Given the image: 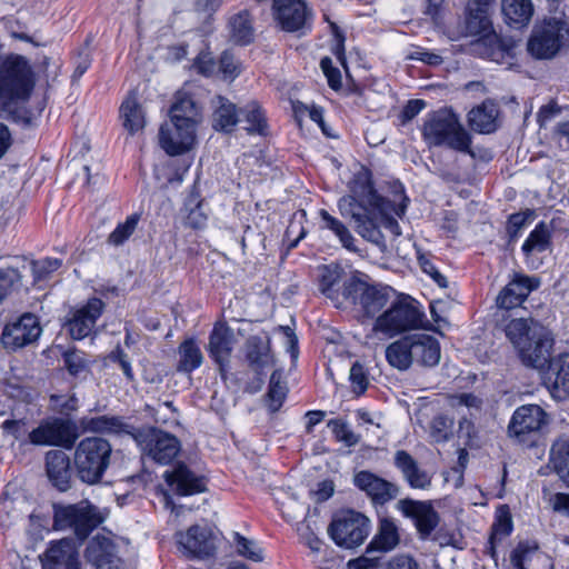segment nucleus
I'll list each match as a JSON object with an SVG mask.
<instances>
[{"label":"nucleus","instance_id":"nucleus-29","mask_svg":"<svg viewBox=\"0 0 569 569\" xmlns=\"http://www.w3.org/2000/svg\"><path fill=\"white\" fill-rule=\"evenodd\" d=\"M119 113L123 128L130 134H134L144 128L146 112L139 103L136 93L130 92L126 97L120 106Z\"/></svg>","mask_w":569,"mask_h":569},{"label":"nucleus","instance_id":"nucleus-2","mask_svg":"<svg viewBox=\"0 0 569 569\" xmlns=\"http://www.w3.org/2000/svg\"><path fill=\"white\" fill-rule=\"evenodd\" d=\"M505 331L523 366L540 370L549 363L555 339L548 328L533 319L517 318Z\"/></svg>","mask_w":569,"mask_h":569},{"label":"nucleus","instance_id":"nucleus-62","mask_svg":"<svg viewBox=\"0 0 569 569\" xmlns=\"http://www.w3.org/2000/svg\"><path fill=\"white\" fill-rule=\"evenodd\" d=\"M480 406V400L471 395V393H463L459 397V401L457 403L456 411L458 415L462 416L465 418V411L470 409L478 410Z\"/></svg>","mask_w":569,"mask_h":569},{"label":"nucleus","instance_id":"nucleus-30","mask_svg":"<svg viewBox=\"0 0 569 569\" xmlns=\"http://www.w3.org/2000/svg\"><path fill=\"white\" fill-rule=\"evenodd\" d=\"M74 431L76 429H32L29 439L33 445L70 449L79 437Z\"/></svg>","mask_w":569,"mask_h":569},{"label":"nucleus","instance_id":"nucleus-6","mask_svg":"<svg viewBox=\"0 0 569 569\" xmlns=\"http://www.w3.org/2000/svg\"><path fill=\"white\" fill-rule=\"evenodd\" d=\"M33 88V72L21 56H10L0 63V109L27 99Z\"/></svg>","mask_w":569,"mask_h":569},{"label":"nucleus","instance_id":"nucleus-59","mask_svg":"<svg viewBox=\"0 0 569 569\" xmlns=\"http://www.w3.org/2000/svg\"><path fill=\"white\" fill-rule=\"evenodd\" d=\"M320 67L328 79L330 88L337 90L341 87V73L339 69L333 67L332 60L329 57H325L320 61Z\"/></svg>","mask_w":569,"mask_h":569},{"label":"nucleus","instance_id":"nucleus-41","mask_svg":"<svg viewBox=\"0 0 569 569\" xmlns=\"http://www.w3.org/2000/svg\"><path fill=\"white\" fill-rule=\"evenodd\" d=\"M550 463L553 471L569 488V439L558 440L552 445Z\"/></svg>","mask_w":569,"mask_h":569},{"label":"nucleus","instance_id":"nucleus-20","mask_svg":"<svg viewBox=\"0 0 569 569\" xmlns=\"http://www.w3.org/2000/svg\"><path fill=\"white\" fill-rule=\"evenodd\" d=\"M355 485L365 491L375 505H385L395 499L399 488L370 471H360L355 476Z\"/></svg>","mask_w":569,"mask_h":569},{"label":"nucleus","instance_id":"nucleus-39","mask_svg":"<svg viewBox=\"0 0 569 569\" xmlns=\"http://www.w3.org/2000/svg\"><path fill=\"white\" fill-rule=\"evenodd\" d=\"M386 358L391 367L407 370L413 363L409 335L390 343L386 349Z\"/></svg>","mask_w":569,"mask_h":569},{"label":"nucleus","instance_id":"nucleus-16","mask_svg":"<svg viewBox=\"0 0 569 569\" xmlns=\"http://www.w3.org/2000/svg\"><path fill=\"white\" fill-rule=\"evenodd\" d=\"M397 508L406 518L413 521L422 540L428 539L439 525V515L429 501L401 499L398 501Z\"/></svg>","mask_w":569,"mask_h":569},{"label":"nucleus","instance_id":"nucleus-32","mask_svg":"<svg viewBox=\"0 0 569 569\" xmlns=\"http://www.w3.org/2000/svg\"><path fill=\"white\" fill-rule=\"evenodd\" d=\"M490 0H469L467 10V29L470 34L487 33L491 29L489 18Z\"/></svg>","mask_w":569,"mask_h":569},{"label":"nucleus","instance_id":"nucleus-8","mask_svg":"<svg viewBox=\"0 0 569 569\" xmlns=\"http://www.w3.org/2000/svg\"><path fill=\"white\" fill-rule=\"evenodd\" d=\"M53 509V528L71 530L80 541H83L103 520L98 509L86 500L74 505H56Z\"/></svg>","mask_w":569,"mask_h":569},{"label":"nucleus","instance_id":"nucleus-51","mask_svg":"<svg viewBox=\"0 0 569 569\" xmlns=\"http://www.w3.org/2000/svg\"><path fill=\"white\" fill-rule=\"evenodd\" d=\"M61 260L57 258H44L31 262V271L34 281L47 279L52 272L61 267Z\"/></svg>","mask_w":569,"mask_h":569},{"label":"nucleus","instance_id":"nucleus-17","mask_svg":"<svg viewBox=\"0 0 569 569\" xmlns=\"http://www.w3.org/2000/svg\"><path fill=\"white\" fill-rule=\"evenodd\" d=\"M40 560L42 569H81L78 546L71 538L50 542Z\"/></svg>","mask_w":569,"mask_h":569},{"label":"nucleus","instance_id":"nucleus-4","mask_svg":"<svg viewBox=\"0 0 569 569\" xmlns=\"http://www.w3.org/2000/svg\"><path fill=\"white\" fill-rule=\"evenodd\" d=\"M419 329L430 330L432 325L417 302L410 297H403L393 301L376 318L372 327L375 332L382 333L388 338Z\"/></svg>","mask_w":569,"mask_h":569},{"label":"nucleus","instance_id":"nucleus-7","mask_svg":"<svg viewBox=\"0 0 569 569\" xmlns=\"http://www.w3.org/2000/svg\"><path fill=\"white\" fill-rule=\"evenodd\" d=\"M111 445L99 437L80 441L74 452L78 477L86 483H98L110 465Z\"/></svg>","mask_w":569,"mask_h":569},{"label":"nucleus","instance_id":"nucleus-28","mask_svg":"<svg viewBox=\"0 0 569 569\" xmlns=\"http://www.w3.org/2000/svg\"><path fill=\"white\" fill-rule=\"evenodd\" d=\"M400 543V532L397 523L391 518H381L378 523L377 532L367 547V553L372 555L376 551L390 552Z\"/></svg>","mask_w":569,"mask_h":569},{"label":"nucleus","instance_id":"nucleus-64","mask_svg":"<svg viewBox=\"0 0 569 569\" xmlns=\"http://www.w3.org/2000/svg\"><path fill=\"white\" fill-rule=\"evenodd\" d=\"M207 216L200 206L191 209L186 218V224L192 229H201L206 226Z\"/></svg>","mask_w":569,"mask_h":569},{"label":"nucleus","instance_id":"nucleus-44","mask_svg":"<svg viewBox=\"0 0 569 569\" xmlns=\"http://www.w3.org/2000/svg\"><path fill=\"white\" fill-rule=\"evenodd\" d=\"M241 113L247 122L246 130L249 133L264 136L267 133V122L264 113L257 101H251L241 109Z\"/></svg>","mask_w":569,"mask_h":569},{"label":"nucleus","instance_id":"nucleus-35","mask_svg":"<svg viewBox=\"0 0 569 569\" xmlns=\"http://www.w3.org/2000/svg\"><path fill=\"white\" fill-rule=\"evenodd\" d=\"M177 371L191 373L203 363V353L194 338L184 339L178 347Z\"/></svg>","mask_w":569,"mask_h":569},{"label":"nucleus","instance_id":"nucleus-1","mask_svg":"<svg viewBox=\"0 0 569 569\" xmlns=\"http://www.w3.org/2000/svg\"><path fill=\"white\" fill-rule=\"evenodd\" d=\"M349 189L350 193L338 201L340 214L353 222V228L361 238L385 251L387 244L381 227L395 236L401 234L393 214L400 218L405 214L408 198L402 197V202L395 204L379 196L373 188L370 171L365 168L353 174Z\"/></svg>","mask_w":569,"mask_h":569},{"label":"nucleus","instance_id":"nucleus-10","mask_svg":"<svg viewBox=\"0 0 569 569\" xmlns=\"http://www.w3.org/2000/svg\"><path fill=\"white\" fill-rule=\"evenodd\" d=\"M370 531V520L355 510L339 512L330 523L328 533L336 545L343 548L360 546Z\"/></svg>","mask_w":569,"mask_h":569},{"label":"nucleus","instance_id":"nucleus-54","mask_svg":"<svg viewBox=\"0 0 569 569\" xmlns=\"http://www.w3.org/2000/svg\"><path fill=\"white\" fill-rule=\"evenodd\" d=\"M543 499L553 512L565 515L569 517V493L557 492L551 493L543 490Z\"/></svg>","mask_w":569,"mask_h":569},{"label":"nucleus","instance_id":"nucleus-40","mask_svg":"<svg viewBox=\"0 0 569 569\" xmlns=\"http://www.w3.org/2000/svg\"><path fill=\"white\" fill-rule=\"evenodd\" d=\"M548 425L547 413L538 405L519 407L508 427H543Z\"/></svg>","mask_w":569,"mask_h":569},{"label":"nucleus","instance_id":"nucleus-47","mask_svg":"<svg viewBox=\"0 0 569 569\" xmlns=\"http://www.w3.org/2000/svg\"><path fill=\"white\" fill-rule=\"evenodd\" d=\"M139 220L140 216L138 213L127 217L124 222L119 223L109 234L108 243L116 247L123 244L137 229Z\"/></svg>","mask_w":569,"mask_h":569},{"label":"nucleus","instance_id":"nucleus-27","mask_svg":"<svg viewBox=\"0 0 569 569\" xmlns=\"http://www.w3.org/2000/svg\"><path fill=\"white\" fill-rule=\"evenodd\" d=\"M47 475L52 485L60 491L70 487L71 469L69 457L60 450H51L46 457Z\"/></svg>","mask_w":569,"mask_h":569},{"label":"nucleus","instance_id":"nucleus-55","mask_svg":"<svg viewBox=\"0 0 569 569\" xmlns=\"http://www.w3.org/2000/svg\"><path fill=\"white\" fill-rule=\"evenodd\" d=\"M50 406L52 410L68 417L72 411L77 410L78 400L73 396L52 395L50 397Z\"/></svg>","mask_w":569,"mask_h":569},{"label":"nucleus","instance_id":"nucleus-25","mask_svg":"<svg viewBox=\"0 0 569 569\" xmlns=\"http://www.w3.org/2000/svg\"><path fill=\"white\" fill-rule=\"evenodd\" d=\"M412 361L423 367H435L441 358L439 341L426 333L409 335Z\"/></svg>","mask_w":569,"mask_h":569},{"label":"nucleus","instance_id":"nucleus-53","mask_svg":"<svg viewBox=\"0 0 569 569\" xmlns=\"http://www.w3.org/2000/svg\"><path fill=\"white\" fill-rule=\"evenodd\" d=\"M218 70L223 74L224 79L233 80L241 72V63L230 51L226 50L220 56Z\"/></svg>","mask_w":569,"mask_h":569},{"label":"nucleus","instance_id":"nucleus-26","mask_svg":"<svg viewBox=\"0 0 569 569\" xmlns=\"http://www.w3.org/2000/svg\"><path fill=\"white\" fill-rule=\"evenodd\" d=\"M515 569H552V562L548 555L538 546L520 542L510 557Z\"/></svg>","mask_w":569,"mask_h":569},{"label":"nucleus","instance_id":"nucleus-18","mask_svg":"<svg viewBox=\"0 0 569 569\" xmlns=\"http://www.w3.org/2000/svg\"><path fill=\"white\" fill-rule=\"evenodd\" d=\"M234 335L232 329L223 321L214 323L209 335L208 352L210 358L219 366L223 375L229 366L233 351Z\"/></svg>","mask_w":569,"mask_h":569},{"label":"nucleus","instance_id":"nucleus-37","mask_svg":"<svg viewBox=\"0 0 569 569\" xmlns=\"http://www.w3.org/2000/svg\"><path fill=\"white\" fill-rule=\"evenodd\" d=\"M170 120L198 126L201 122L200 108L190 97H178L170 109Z\"/></svg>","mask_w":569,"mask_h":569},{"label":"nucleus","instance_id":"nucleus-49","mask_svg":"<svg viewBox=\"0 0 569 569\" xmlns=\"http://www.w3.org/2000/svg\"><path fill=\"white\" fill-rule=\"evenodd\" d=\"M234 540L240 556L254 562L263 560L262 549L253 540L247 539L238 532L234 535Z\"/></svg>","mask_w":569,"mask_h":569},{"label":"nucleus","instance_id":"nucleus-9","mask_svg":"<svg viewBox=\"0 0 569 569\" xmlns=\"http://www.w3.org/2000/svg\"><path fill=\"white\" fill-rule=\"evenodd\" d=\"M342 296L350 300L362 316L372 318L388 305L390 290L358 277H351L343 284Z\"/></svg>","mask_w":569,"mask_h":569},{"label":"nucleus","instance_id":"nucleus-15","mask_svg":"<svg viewBox=\"0 0 569 569\" xmlns=\"http://www.w3.org/2000/svg\"><path fill=\"white\" fill-rule=\"evenodd\" d=\"M196 130L197 126L170 120L160 127V146L169 156L182 154L196 143Z\"/></svg>","mask_w":569,"mask_h":569},{"label":"nucleus","instance_id":"nucleus-58","mask_svg":"<svg viewBox=\"0 0 569 569\" xmlns=\"http://www.w3.org/2000/svg\"><path fill=\"white\" fill-rule=\"evenodd\" d=\"M154 422L158 425H179L177 412L170 402L158 405L154 413Z\"/></svg>","mask_w":569,"mask_h":569},{"label":"nucleus","instance_id":"nucleus-11","mask_svg":"<svg viewBox=\"0 0 569 569\" xmlns=\"http://www.w3.org/2000/svg\"><path fill=\"white\" fill-rule=\"evenodd\" d=\"M129 435L146 455L161 465L169 463L180 451V441L162 429H133Z\"/></svg>","mask_w":569,"mask_h":569},{"label":"nucleus","instance_id":"nucleus-23","mask_svg":"<svg viewBox=\"0 0 569 569\" xmlns=\"http://www.w3.org/2000/svg\"><path fill=\"white\" fill-rule=\"evenodd\" d=\"M84 557L94 569H120L116 545L106 537H93L86 548Z\"/></svg>","mask_w":569,"mask_h":569},{"label":"nucleus","instance_id":"nucleus-50","mask_svg":"<svg viewBox=\"0 0 569 569\" xmlns=\"http://www.w3.org/2000/svg\"><path fill=\"white\" fill-rule=\"evenodd\" d=\"M287 395V387L284 383L280 381V375L277 372H273L270 377V385L268 390V398H269V407L272 411H277Z\"/></svg>","mask_w":569,"mask_h":569},{"label":"nucleus","instance_id":"nucleus-19","mask_svg":"<svg viewBox=\"0 0 569 569\" xmlns=\"http://www.w3.org/2000/svg\"><path fill=\"white\" fill-rule=\"evenodd\" d=\"M103 307L102 300L92 298L84 306L71 312L66 326L72 339L81 340L91 333Z\"/></svg>","mask_w":569,"mask_h":569},{"label":"nucleus","instance_id":"nucleus-21","mask_svg":"<svg viewBox=\"0 0 569 569\" xmlns=\"http://www.w3.org/2000/svg\"><path fill=\"white\" fill-rule=\"evenodd\" d=\"M540 284L539 279L517 274L498 295L497 306L501 309H512L520 306L531 291Z\"/></svg>","mask_w":569,"mask_h":569},{"label":"nucleus","instance_id":"nucleus-43","mask_svg":"<svg viewBox=\"0 0 569 569\" xmlns=\"http://www.w3.org/2000/svg\"><path fill=\"white\" fill-rule=\"evenodd\" d=\"M319 216L321 217V220L323 222V228L332 231L336 237L339 239L340 243L343 248H346L349 251L357 252L358 249L355 244L356 239L352 236V233L349 231V229L346 227V224L338 220L337 218L332 217L327 210L321 209L319 211Z\"/></svg>","mask_w":569,"mask_h":569},{"label":"nucleus","instance_id":"nucleus-48","mask_svg":"<svg viewBox=\"0 0 569 569\" xmlns=\"http://www.w3.org/2000/svg\"><path fill=\"white\" fill-rule=\"evenodd\" d=\"M536 218V212L532 209L512 213L507 223V233L509 241L513 242L518 239L520 231Z\"/></svg>","mask_w":569,"mask_h":569},{"label":"nucleus","instance_id":"nucleus-52","mask_svg":"<svg viewBox=\"0 0 569 569\" xmlns=\"http://www.w3.org/2000/svg\"><path fill=\"white\" fill-rule=\"evenodd\" d=\"M63 361L67 370L77 376L88 369L89 360L86 353L79 350H69L63 353Z\"/></svg>","mask_w":569,"mask_h":569},{"label":"nucleus","instance_id":"nucleus-5","mask_svg":"<svg viewBox=\"0 0 569 569\" xmlns=\"http://www.w3.org/2000/svg\"><path fill=\"white\" fill-rule=\"evenodd\" d=\"M569 46V21L563 16L537 21L527 41L528 53L537 60H551Z\"/></svg>","mask_w":569,"mask_h":569},{"label":"nucleus","instance_id":"nucleus-61","mask_svg":"<svg viewBox=\"0 0 569 569\" xmlns=\"http://www.w3.org/2000/svg\"><path fill=\"white\" fill-rule=\"evenodd\" d=\"M386 569H419V565L409 555H397L388 561Z\"/></svg>","mask_w":569,"mask_h":569},{"label":"nucleus","instance_id":"nucleus-36","mask_svg":"<svg viewBox=\"0 0 569 569\" xmlns=\"http://www.w3.org/2000/svg\"><path fill=\"white\" fill-rule=\"evenodd\" d=\"M533 12L531 0H502V13L507 22L515 28L526 27Z\"/></svg>","mask_w":569,"mask_h":569},{"label":"nucleus","instance_id":"nucleus-34","mask_svg":"<svg viewBox=\"0 0 569 569\" xmlns=\"http://www.w3.org/2000/svg\"><path fill=\"white\" fill-rule=\"evenodd\" d=\"M228 30L230 40L239 46H247L254 39L252 18L248 10H242L229 18Z\"/></svg>","mask_w":569,"mask_h":569},{"label":"nucleus","instance_id":"nucleus-56","mask_svg":"<svg viewBox=\"0 0 569 569\" xmlns=\"http://www.w3.org/2000/svg\"><path fill=\"white\" fill-rule=\"evenodd\" d=\"M21 280V274L13 268H0V302L10 292L13 284Z\"/></svg>","mask_w":569,"mask_h":569},{"label":"nucleus","instance_id":"nucleus-14","mask_svg":"<svg viewBox=\"0 0 569 569\" xmlns=\"http://www.w3.org/2000/svg\"><path fill=\"white\" fill-rule=\"evenodd\" d=\"M170 490L181 497L193 496L207 491V478L184 462H177L163 473Z\"/></svg>","mask_w":569,"mask_h":569},{"label":"nucleus","instance_id":"nucleus-3","mask_svg":"<svg viewBox=\"0 0 569 569\" xmlns=\"http://www.w3.org/2000/svg\"><path fill=\"white\" fill-rule=\"evenodd\" d=\"M421 134L428 148L446 147L458 152L471 153V134L452 108L443 107L429 112L422 123Z\"/></svg>","mask_w":569,"mask_h":569},{"label":"nucleus","instance_id":"nucleus-60","mask_svg":"<svg viewBox=\"0 0 569 569\" xmlns=\"http://www.w3.org/2000/svg\"><path fill=\"white\" fill-rule=\"evenodd\" d=\"M193 67L206 77L212 76L216 72V62L209 52L199 53Z\"/></svg>","mask_w":569,"mask_h":569},{"label":"nucleus","instance_id":"nucleus-33","mask_svg":"<svg viewBox=\"0 0 569 569\" xmlns=\"http://www.w3.org/2000/svg\"><path fill=\"white\" fill-rule=\"evenodd\" d=\"M498 109L491 101H485L468 113V123L473 131L491 133L496 130Z\"/></svg>","mask_w":569,"mask_h":569},{"label":"nucleus","instance_id":"nucleus-38","mask_svg":"<svg viewBox=\"0 0 569 569\" xmlns=\"http://www.w3.org/2000/svg\"><path fill=\"white\" fill-rule=\"evenodd\" d=\"M238 112L234 103L219 96L213 112L212 126L216 130L230 132L238 123Z\"/></svg>","mask_w":569,"mask_h":569},{"label":"nucleus","instance_id":"nucleus-31","mask_svg":"<svg viewBox=\"0 0 569 569\" xmlns=\"http://www.w3.org/2000/svg\"><path fill=\"white\" fill-rule=\"evenodd\" d=\"M246 358L256 372L271 366L273 357L270 352L269 339L259 336L249 337L246 341Z\"/></svg>","mask_w":569,"mask_h":569},{"label":"nucleus","instance_id":"nucleus-12","mask_svg":"<svg viewBox=\"0 0 569 569\" xmlns=\"http://www.w3.org/2000/svg\"><path fill=\"white\" fill-rule=\"evenodd\" d=\"M178 550L188 559L204 560L217 551V536L208 526L193 525L176 533Z\"/></svg>","mask_w":569,"mask_h":569},{"label":"nucleus","instance_id":"nucleus-13","mask_svg":"<svg viewBox=\"0 0 569 569\" xmlns=\"http://www.w3.org/2000/svg\"><path fill=\"white\" fill-rule=\"evenodd\" d=\"M42 328L38 318L32 313H24L16 321L4 326L1 342L6 350L17 351L34 343L41 336Z\"/></svg>","mask_w":569,"mask_h":569},{"label":"nucleus","instance_id":"nucleus-24","mask_svg":"<svg viewBox=\"0 0 569 569\" xmlns=\"http://www.w3.org/2000/svg\"><path fill=\"white\" fill-rule=\"evenodd\" d=\"M393 463L400 470L403 479L412 489H429L432 476L409 455L406 450H398L395 453Z\"/></svg>","mask_w":569,"mask_h":569},{"label":"nucleus","instance_id":"nucleus-22","mask_svg":"<svg viewBox=\"0 0 569 569\" xmlns=\"http://www.w3.org/2000/svg\"><path fill=\"white\" fill-rule=\"evenodd\" d=\"M274 20L281 29L292 32L307 21V7L302 0H272Z\"/></svg>","mask_w":569,"mask_h":569},{"label":"nucleus","instance_id":"nucleus-63","mask_svg":"<svg viewBox=\"0 0 569 569\" xmlns=\"http://www.w3.org/2000/svg\"><path fill=\"white\" fill-rule=\"evenodd\" d=\"M91 64V58L89 50L87 48L82 49L76 60V69L72 74L73 80H78L84 72L88 70V68Z\"/></svg>","mask_w":569,"mask_h":569},{"label":"nucleus","instance_id":"nucleus-57","mask_svg":"<svg viewBox=\"0 0 569 569\" xmlns=\"http://www.w3.org/2000/svg\"><path fill=\"white\" fill-rule=\"evenodd\" d=\"M350 381L356 393L361 395L366 391L369 381L363 366L359 362H355L350 369Z\"/></svg>","mask_w":569,"mask_h":569},{"label":"nucleus","instance_id":"nucleus-45","mask_svg":"<svg viewBox=\"0 0 569 569\" xmlns=\"http://www.w3.org/2000/svg\"><path fill=\"white\" fill-rule=\"evenodd\" d=\"M512 531V518L509 507L503 505L497 510L496 521L491 528L490 545L493 551V545L497 540L508 537Z\"/></svg>","mask_w":569,"mask_h":569},{"label":"nucleus","instance_id":"nucleus-42","mask_svg":"<svg viewBox=\"0 0 569 569\" xmlns=\"http://www.w3.org/2000/svg\"><path fill=\"white\" fill-rule=\"evenodd\" d=\"M551 244V229L549 224L541 221L530 232L528 238L522 244V252L529 257L532 252L546 251Z\"/></svg>","mask_w":569,"mask_h":569},{"label":"nucleus","instance_id":"nucleus-46","mask_svg":"<svg viewBox=\"0 0 569 569\" xmlns=\"http://www.w3.org/2000/svg\"><path fill=\"white\" fill-rule=\"evenodd\" d=\"M548 365L550 372L555 376V387L569 392V352L550 359Z\"/></svg>","mask_w":569,"mask_h":569}]
</instances>
